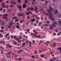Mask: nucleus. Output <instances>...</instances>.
Here are the masks:
<instances>
[{
    "instance_id": "1",
    "label": "nucleus",
    "mask_w": 61,
    "mask_h": 61,
    "mask_svg": "<svg viewBox=\"0 0 61 61\" xmlns=\"http://www.w3.org/2000/svg\"><path fill=\"white\" fill-rule=\"evenodd\" d=\"M7 27L8 28L10 29L12 27V26L10 24H8L7 25Z\"/></svg>"
},
{
    "instance_id": "2",
    "label": "nucleus",
    "mask_w": 61,
    "mask_h": 61,
    "mask_svg": "<svg viewBox=\"0 0 61 61\" xmlns=\"http://www.w3.org/2000/svg\"><path fill=\"white\" fill-rule=\"evenodd\" d=\"M51 19V21H52L53 22H55V21H56V20L53 17Z\"/></svg>"
},
{
    "instance_id": "3",
    "label": "nucleus",
    "mask_w": 61,
    "mask_h": 61,
    "mask_svg": "<svg viewBox=\"0 0 61 61\" xmlns=\"http://www.w3.org/2000/svg\"><path fill=\"white\" fill-rule=\"evenodd\" d=\"M47 11L48 13L50 14L51 15H52V14H53V13L52 12H50V11L48 9L47 10Z\"/></svg>"
},
{
    "instance_id": "4",
    "label": "nucleus",
    "mask_w": 61,
    "mask_h": 61,
    "mask_svg": "<svg viewBox=\"0 0 61 61\" xmlns=\"http://www.w3.org/2000/svg\"><path fill=\"white\" fill-rule=\"evenodd\" d=\"M9 24L12 26L14 24V22H13V21H11L10 22Z\"/></svg>"
},
{
    "instance_id": "5",
    "label": "nucleus",
    "mask_w": 61,
    "mask_h": 61,
    "mask_svg": "<svg viewBox=\"0 0 61 61\" xmlns=\"http://www.w3.org/2000/svg\"><path fill=\"white\" fill-rule=\"evenodd\" d=\"M26 5H26V4H24L23 5L22 7L23 8H25V7H26Z\"/></svg>"
},
{
    "instance_id": "6",
    "label": "nucleus",
    "mask_w": 61,
    "mask_h": 61,
    "mask_svg": "<svg viewBox=\"0 0 61 61\" xmlns=\"http://www.w3.org/2000/svg\"><path fill=\"white\" fill-rule=\"evenodd\" d=\"M5 24V22L4 21H2L1 22V24L2 25H4Z\"/></svg>"
},
{
    "instance_id": "7",
    "label": "nucleus",
    "mask_w": 61,
    "mask_h": 61,
    "mask_svg": "<svg viewBox=\"0 0 61 61\" xmlns=\"http://www.w3.org/2000/svg\"><path fill=\"white\" fill-rule=\"evenodd\" d=\"M50 28L52 30L53 29H54V27H53V26L51 25L50 26Z\"/></svg>"
},
{
    "instance_id": "8",
    "label": "nucleus",
    "mask_w": 61,
    "mask_h": 61,
    "mask_svg": "<svg viewBox=\"0 0 61 61\" xmlns=\"http://www.w3.org/2000/svg\"><path fill=\"white\" fill-rule=\"evenodd\" d=\"M48 3H49V1H47L46 0H45V3L47 5L48 4Z\"/></svg>"
},
{
    "instance_id": "9",
    "label": "nucleus",
    "mask_w": 61,
    "mask_h": 61,
    "mask_svg": "<svg viewBox=\"0 0 61 61\" xmlns=\"http://www.w3.org/2000/svg\"><path fill=\"white\" fill-rule=\"evenodd\" d=\"M50 9L51 11H54L53 9H52V7L51 6L50 7Z\"/></svg>"
},
{
    "instance_id": "10",
    "label": "nucleus",
    "mask_w": 61,
    "mask_h": 61,
    "mask_svg": "<svg viewBox=\"0 0 61 61\" xmlns=\"http://www.w3.org/2000/svg\"><path fill=\"white\" fill-rule=\"evenodd\" d=\"M55 14L56 15V14H58V11L57 10H56L55 11Z\"/></svg>"
},
{
    "instance_id": "11",
    "label": "nucleus",
    "mask_w": 61,
    "mask_h": 61,
    "mask_svg": "<svg viewBox=\"0 0 61 61\" xmlns=\"http://www.w3.org/2000/svg\"><path fill=\"white\" fill-rule=\"evenodd\" d=\"M50 60L51 61H55V59H50Z\"/></svg>"
},
{
    "instance_id": "12",
    "label": "nucleus",
    "mask_w": 61,
    "mask_h": 61,
    "mask_svg": "<svg viewBox=\"0 0 61 61\" xmlns=\"http://www.w3.org/2000/svg\"><path fill=\"white\" fill-rule=\"evenodd\" d=\"M52 15H53V14H51V15H50L49 17H48V18H50V19H51L53 17H52Z\"/></svg>"
},
{
    "instance_id": "13",
    "label": "nucleus",
    "mask_w": 61,
    "mask_h": 61,
    "mask_svg": "<svg viewBox=\"0 0 61 61\" xmlns=\"http://www.w3.org/2000/svg\"><path fill=\"white\" fill-rule=\"evenodd\" d=\"M1 6H4V5H5V3H4V2H2L1 3Z\"/></svg>"
},
{
    "instance_id": "14",
    "label": "nucleus",
    "mask_w": 61,
    "mask_h": 61,
    "mask_svg": "<svg viewBox=\"0 0 61 61\" xmlns=\"http://www.w3.org/2000/svg\"><path fill=\"white\" fill-rule=\"evenodd\" d=\"M47 5L45 4H43V6L44 7H45Z\"/></svg>"
},
{
    "instance_id": "15",
    "label": "nucleus",
    "mask_w": 61,
    "mask_h": 61,
    "mask_svg": "<svg viewBox=\"0 0 61 61\" xmlns=\"http://www.w3.org/2000/svg\"><path fill=\"white\" fill-rule=\"evenodd\" d=\"M58 23H59V24L60 25H61V21L60 20H59L58 21Z\"/></svg>"
},
{
    "instance_id": "16",
    "label": "nucleus",
    "mask_w": 61,
    "mask_h": 61,
    "mask_svg": "<svg viewBox=\"0 0 61 61\" xmlns=\"http://www.w3.org/2000/svg\"><path fill=\"white\" fill-rule=\"evenodd\" d=\"M3 50H4V49H2L1 50V52L2 54H4V52H3Z\"/></svg>"
},
{
    "instance_id": "17",
    "label": "nucleus",
    "mask_w": 61,
    "mask_h": 61,
    "mask_svg": "<svg viewBox=\"0 0 61 61\" xmlns=\"http://www.w3.org/2000/svg\"><path fill=\"white\" fill-rule=\"evenodd\" d=\"M17 18V17L15 16L13 17L12 18V19H15V18Z\"/></svg>"
},
{
    "instance_id": "18",
    "label": "nucleus",
    "mask_w": 61,
    "mask_h": 61,
    "mask_svg": "<svg viewBox=\"0 0 61 61\" xmlns=\"http://www.w3.org/2000/svg\"><path fill=\"white\" fill-rule=\"evenodd\" d=\"M18 7L19 8H21L22 9V6H20V5H18Z\"/></svg>"
},
{
    "instance_id": "19",
    "label": "nucleus",
    "mask_w": 61,
    "mask_h": 61,
    "mask_svg": "<svg viewBox=\"0 0 61 61\" xmlns=\"http://www.w3.org/2000/svg\"><path fill=\"white\" fill-rule=\"evenodd\" d=\"M35 19H32L31 20V21L32 22H35Z\"/></svg>"
},
{
    "instance_id": "20",
    "label": "nucleus",
    "mask_w": 61,
    "mask_h": 61,
    "mask_svg": "<svg viewBox=\"0 0 61 61\" xmlns=\"http://www.w3.org/2000/svg\"><path fill=\"white\" fill-rule=\"evenodd\" d=\"M58 50H60V53H61V47L58 48Z\"/></svg>"
},
{
    "instance_id": "21",
    "label": "nucleus",
    "mask_w": 61,
    "mask_h": 61,
    "mask_svg": "<svg viewBox=\"0 0 61 61\" xmlns=\"http://www.w3.org/2000/svg\"><path fill=\"white\" fill-rule=\"evenodd\" d=\"M54 23V24H56V25H57V24L58 23H57V22L56 21H55L54 22H53Z\"/></svg>"
},
{
    "instance_id": "22",
    "label": "nucleus",
    "mask_w": 61,
    "mask_h": 61,
    "mask_svg": "<svg viewBox=\"0 0 61 61\" xmlns=\"http://www.w3.org/2000/svg\"><path fill=\"white\" fill-rule=\"evenodd\" d=\"M31 57V58H35V56H32Z\"/></svg>"
},
{
    "instance_id": "23",
    "label": "nucleus",
    "mask_w": 61,
    "mask_h": 61,
    "mask_svg": "<svg viewBox=\"0 0 61 61\" xmlns=\"http://www.w3.org/2000/svg\"><path fill=\"white\" fill-rule=\"evenodd\" d=\"M41 11L42 12V13H45V12H44V11L43 10H41Z\"/></svg>"
},
{
    "instance_id": "24",
    "label": "nucleus",
    "mask_w": 61,
    "mask_h": 61,
    "mask_svg": "<svg viewBox=\"0 0 61 61\" xmlns=\"http://www.w3.org/2000/svg\"><path fill=\"white\" fill-rule=\"evenodd\" d=\"M16 27L17 28H18V29H20V27L17 25L16 26Z\"/></svg>"
},
{
    "instance_id": "25",
    "label": "nucleus",
    "mask_w": 61,
    "mask_h": 61,
    "mask_svg": "<svg viewBox=\"0 0 61 61\" xmlns=\"http://www.w3.org/2000/svg\"><path fill=\"white\" fill-rule=\"evenodd\" d=\"M46 24H49V21H46Z\"/></svg>"
},
{
    "instance_id": "26",
    "label": "nucleus",
    "mask_w": 61,
    "mask_h": 61,
    "mask_svg": "<svg viewBox=\"0 0 61 61\" xmlns=\"http://www.w3.org/2000/svg\"><path fill=\"white\" fill-rule=\"evenodd\" d=\"M8 15V14H6L4 15H3V16H7Z\"/></svg>"
},
{
    "instance_id": "27",
    "label": "nucleus",
    "mask_w": 61,
    "mask_h": 61,
    "mask_svg": "<svg viewBox=\"0 0 61 61\" xmlns=\"http://www.w3.org/2000/svg\"><path fill=\"white\" fill-rule=\"evenodd\" d=\"M30 9L31 10H34V8L31 7L30 8Z\"/></svg>"
},
{
    "instance_id": "28",
    "label": "nucleus",
    "mask_w": 61,
    "mask_h": 61,
    "mask_svg": "<svg viewBox=\"0 0 61 61\" xmlns=\"http://www.w3.org/2000/svg\"><path fill=\"white\" fill-rule=\"evenodd\" d=\"M9 33H8L7 34H6V35H5V36H8L9 35Z\"/></svg>"
},
{
    "instance_id": "29",
    "label": "nucleus",
    "mask_w": 61,
    "mask_h": 61,
    "mask_svg": "<svg viewBox=\"0 0 61 61\" xmlns=\"http://www.w3.org/2000/svg\"><path fill=\"white\" fill-rule=\"evenodd\" d=\"M58 16H59V17H60V18H61V14H59Z\"/></svg>"
},
{
    "instance_id": "30",
    "label": "nucleus",
    "mask_w": 61,
    "mask_h": 61,
    "mask_svg": "<svg viewBox=\"0 0 61 61\" xmlns=\"http://www.w3.org/2000/svg\"><path fill=\"white\" fill-rule=\"evenodd\" d=\"M6 7V6L5 5H4L3 6H2V8H5Z\"/></svg>"
},
{
    "instance_id": "31",
    "label": "nucleus",
    "mask_w": 61,
    "mask_h": 61,
    "mask_svg": "<svg viewBox=\"0 0 61 61\" xmlns=\"http://www.w3.org/2000/svg\"><path fill=\"white\" fill-rule=\"evenodd\" d=\"M12 4L14 5H15L16 4V3L15 2H13Z\"/></svg>"
},
{
    "instance_id": "32",
    "label": "nucleus",
    "mask_w": 61,
    "mask_h": 61,
    "mask_svg": "<svg viewBox=\"0 0 61 61\" xmlns=\"http://www.w3.org/2000/svg\"><path fill=\"white\" fill-rule=\"evenodd\" d=\"M45 25L46 26H48V25L46 24H45Z\"/></svg>"
},
{
    "instance_id": "33",
    "label": "nucleus",
    "mask_w": 61,
    "mask_h": 61,
    "mask_svg": "<svg viewBox=\"0 0 61 61\" xmlns=\"http://www.w3.org/2000/svg\"><path fill=\"white\" fill-rule=\"evenodd\" d=\"M0 31L1 33H2V32H4V30H0Z\"/></svg>"
},
{
    "instance_id": "34",
    "label": "nucleus",
    "mask_w": 61,
    "mask_h": 61,
    "mask_svg": "<svg viewBox=\"0 0 61 61\" xmlns=\"http://www.w3.org/2000/svg\"><path fill=\"white\" fill-rule=\"evenodd\" d=\"M10 7H14V5H10Z\"/></svg>"
},
{
    "instance_id": "35",
    "label": "nucleus",
    "mask_w": 61,
    "mask_h": 61,
    "mask_svg": "<svg viewBox=\"0 0 61 61\" xmlns=\"http://www.w3.org/2000/svg\"><path fill=\"white\" fill-rule=\"evenodd\" d=\"M53 35H54V36H56V33L54 32L53 33Z\"/></svg>"
},
{
    "instance_id": "36",
    "label": "nucleus",
    "mask_w": 61,
    "mask_h": 61,
    "mask_svg": "<svg viewBox=\"0 0 61 61\" xmlns=\"http://www.w3.org/2000/svg\"><path fill=\"white\" fill-rule=\"evenodd\" d=\"M26 14L27 15H29V12H28L26 13Z\"/></svg>"
},
{
    "instance_id": "37",
    "label": "nucleus",
    "mask_w": 61,
    "mask_h": 61,
    "mask_svg": "<svg viewBox=\"0 0 61 61\" xmlns=\"http://www.w3.org/2000/svg\"><path fill=\"white\" fill-rule=\"evenodd\" d=\"M44 17H41V20H44Z\"/></svg>"
},
{
    "instance_id": "38",
    "label": "nucleus",
    "mask_w": 61,
    "mask_h": 61,
    "mask_svg": "<svg viewBox=\"0 0 61 61\" xmlns=\"http://www.w3.org/2000/svg\"><path fill=\"white\" fill-rule=\"evenodd\" d=\"M24 16V14H22L20 15V16Z\"/></svg>"
},
{
    "instance_id": "39",
    "label": "nucleus",
    "mask_w": 61,
    "mask_h": 61,
    "mask_svg": "<svg viewBox=\"0 0 61 61\" xmlns=\"http://www.w3.org/2000/svg\"><path fill=\"white\" fill-rule=\"evenodd\" d=\"M18 1L19 3H20L21 2V0H18Z\"/></svg>"
},
{
    "instance_id": "40",
    "label": "nucleus",
    "mask_w": 61,
    "mask_h": 61,
    "mask_svg": "<svg viewBox=\"0 0 61 61\" xmlns=\"http://www.w3.org/2000/svg\"><path fill=\"white\" fill-rule=\"evenodd\" d=\"M13 1L12 0H11V1L10 2V4H12L13 3Z\"/></svg>"
},
{
    "instance_id": "41",
    "label": "nucleus",
    "mask_w": 61,
    "mask_h": 61,
    "mask_svg": "<svg viewBox=\"0 0 61 61\" xmlns=\"http://www.w3.org/2000/svg\"><path fill=\"white\" fill-rule=\"evenodd\" d=\"M3 18H4V19H7V17H3Z\"/></svg>"
},
{
    "instance_id": "42",
    "label": "nucleus",
    "mask_w": 61,
    "mask_h": 61,
    "mask_svg": "<svg viewBox=\"0 0 61 61\" xmlns=\"http://www.w3.org/2000/svg\"><path fill=\"white\" fill-rule=\"evenodd\" d=\"M3 10V8H1L0 9V12H1L2 10Z\"/></svg>"
},
{
    "instance_id": "43",
    "label": "nucleus",
    "mask_w": 61,
    "mask_h": 61,
    "mask_svg": "<svg viewBox=\"0 0 61 61\" xmlns=\"http://www.w3.org/2000/svg\"><path fill=\"white\" fill-rule=\"evenodd\" d=\"M25 3H27V0H25Z\"/></svg>"
},
{
    "instance_id": "44",
    "label": "nucleus",
    "mask_w": 61,
    "mask_h": 61,
    "mask_svg": "<svg viewBox=\"0 0 61 61\" xmlns=\"http://www.w3.org/2000/svg\"><path fill=\"white\" fill-rule=\"evenodd\" d=\"M3 37V36L2 35H1L0 36V37L1 38H2Z\"/></svg>"
},
{
    "instance_id": "45",
    "label": "nucleus",
    "mask_w": 61,
    "mask_h": 61,
    "mask_svg": "<svg viewBox=\"0 0 61 61\" xmlns=\"http://www.w3.org/2000/svg\"><path fill=\"white\" fill-rule=\"evenodd\" d=\"M52 25H53V26L54 27H55V24L54 23L52 24Z\"/></svg>"
},
{
    "instance_id": "46",
    "label": "nucleus",
    "mask_w": 61,
    "mask_h": 61,
    "mask_svg": "<svg viewBox=\"0 0 61 61\" xmlns=\"http://www.w3.org/2000/svg\"><path fill=\"white\" fill-rule=\"evenodd\" d=\"M57 35H58V36H60V34L59 33H57Z\"/></svg>"
},
{
    "instance_id": "47",
    "label": "nucleus",
    "mask_w": 61,
    "mask_h": 61,
    "mask_svg": "<svg viewBox=\"0 0 61 61\" xmlns=\"http://www.w3.org/2000/svg\"><path fill=\"white\" fill-rule=\"evenodd\" d=\"M30 9L29 8H28L27 9L28 11H29Z\"/></svg>"
},
{
    "instance_id": "48",
    "label": "nucleus",
    "mask_w": 61,
    "mask_h": 61,
    "mask_svg": "<svg viewBox=\"0 0 61 61\" xmlns=\"http://www.w3.org/2000/svg\"><path fill=\"white\" fill-rule=\"evenodd\" d=\"M45 15H47V16H48V15H49V14L47 13H46Z\"/></svg>"
},
{
    "instance_id": "49",
    "label": "nucleus",
    "mask_w": 61,
    "mask_h": 61,
    "mask_svg": "<svg viewBox=\"0 0 61 61\" xmlns=\"http://www.w3.org/2000/svg\"><path fill=\"white\" fill-rule=\"evenodd\" d=\"M19 61H20V60H21V58L20 57H19Z\"/></svg>"
},
{
    "instance_id": "50",
    "label": "nucleus",
    "mask_w": 61,
    "mask_h": 61,
    "mask_svg": "<svg viewBox=\"0 0 61 61\" xmlns=\"http://www.w3.org/2000/svg\"><path fill=\"white\" fill-rule=\"evenodd\" d=\"M3 1V0H0V3Z\"/></svg>"
},
{
    "instance_id": "51",
    "label": "nucleus",
    "mask_w": 61,
    "mask_h": 61,
    "mask_svg": "<svg viewBox=\"0 0 61 61\" xmlns=\"http://www.w3.org/2000/svg\"><path fill=\"white\" fill-rule=\"evenodd\" d=\"M8 46H9V47L11 48L12 47H10V45H8Z\"/></svg>"
},
{
    "instance_id": "52",
    "label": "nucleus",
    "mask_w": 61,
    "mask_h": 61,
    "mask_svg": "<svg viewBox=\"0 0 61 61\" xmlns=\"http://www.w3.org/2000/svg\"><path fill=\"white\" fill-rule=\"evenodd\" d=\"M1 29H3V28H4V27L3 26H2L1 27Z\"/></svg>"
},
{
    "instance_id": "53",
    "label": "nucleus",
    "mask_w": 61,
    "mask_h": 61,
    "mask_svg": "<svg viewBox=\"0 0 61 61\" xmlns=\"http://www.w3.org/2000/svg\"><path fill=\"white\" fill-rule=\"evenodd\" d=\"M36 53H37V51H36L35 52V54H36Z\"/></svg>"
},
{
    "instance_id": "54",
    "label": "nucleus",
    "mask_w": 61,
    "mask_h": 61,
    "mask_svg": "<svg viewBox=\"0 0 61 61\" xmlns=\"http://www.w3.org/2000/svg\"><path fill=\"white\" fill-rule=\"evenodd\" d=\"M38 38H39V37H40V38L41 37V36H37Z\"/></svg>"
},
{
    "instance_id": "55",
    "label": "nucleus",
    "mask_w": 61,
    "mask_h": 61,
    "mask_svg": "<svg viewBox=\"0 0 61 61\" xmlns=\"http://www.w3.org/2000/svg\"><path fill=\"white\" fill-rule=\"evenodd\" d=\"M9 5H7V6H6V8L8 9V6Z\"/></svg>"
},
{
    "instance_id": "56",
    "label": "nucleus",
    "mask_w": 61,
    "mask_h": 61,
    "mask_svg": "<svg viewBox=\"0 0 61 61\" xmlns=\"http://www.w3.org/2000/svg\"><path fill=\"white\" fill-rule=\"evenodd\" d=\"M56 44H54L53 45V46H54V47H55V46H56Z\"/></svg>"
},
{
    "instance_id": "57",
    "label": "nucleus",
    "mask_w": 61,
    "mask_h": 61,
    "mask_svg": "<svg viewBox=\"0 0 61 61\" xmlns=\"http://www.w3.org/2000/svg\"><path fill=\"white\" fill-rule=\"evenodd\" d=\"M35 9H36V10H37L38 9L37 8V7H36L35 8Z\"/></svg>"
},
{
    "instance_id": "58",
    "label": "nucleus",
    "mask_w": 61,
    "mask_h": 61,
    "mask_svg": "<svg viewBox=\"0 0 61 61\" xmlns=\"http://www.w3.org/2000/svg\"><path fill=\"white\" fill-rule=\"evenodd\" d=\"M19 20H17V19H16L15 20V21H18Z\"/></svg>"
},
{
    "instance_id": "59",
    "label": "nucleus",
    "mask_w": 61,
    "mask_h": 61,
    "mask_svg": "<svg viewBox=\"0 0 61 61\" xmlns=\"http://www.w3.org/2000/svg\"><path fill=\"white\" fill-rule=\"evenodd\" d=\"M23 46H25V43H23Z\"/></svg>"
},
{
    "instance_id": "60",
    "label": "nucleus",
    "mask_w": 61,
    "mask_h": 61,
    "mask_svg": "<svg viewBox=\"0 0 61 61\" xmlns=\"http://www.w3.org/2000/svg\"><path fill=\"white\" fill-rule=\"evenodd\" d=\"M14 37L15 38H16V36H14Z\"/></svg>"
},
{
    "instance_id": "61",
    "label": "nucleus",
    "mask_w": 61,
    "mask_h": 61,
    "mask_svg": "<svg viewBox=\"0 0 61 61\" xmlns=\"http://www.w3.org/2000/svg\"><path fill=\"white\" fill-rule=\"evenodd\" d=\"M11 52H8V54H11Z\"/></svg>"
},
{
    "instance_id": "62",
    "label": "nucleus",
    "mask_w": 61,
    "mask_h": 61,
    "mask_svg": "<svg viewBox=\"0 0 61 61\" xmlns=\"http://www.w3.org/2000/svg\"><path fill=\"white\" fill-rule=\"evenodd\" d=\"M29 13H30V14H31V11H29Z\"/></svg>"
},
{
    "instance_id": "63",
    "label": "nucleus",
    "mask_w": 61,
    "mask_h": 61,
    "mask_svg": "<svg viewBox=\"0 0 61 61\" xmlns=\"http://www.w3.org/2000/svg\"><path fill=\"white\" fill-rule=\"evenodd\" d=\"M22 22H23V20H21L20 21V23H22Z\"/></svg>"
},
{
    "instance_id": "64",
    "label": "nucleus",
    "mask_w": 61,
    "mask_h": 61,
    "mask_svg": "<svg viewBox=\"0 0 61 61\" xmlns=\"http://www.w3.org/2000/svg\"><path fill=\"white\" fill-rule=\"evenodd\" d=\"M34 3L35 4H37V2H36V1H35L34 2Z\"/></svg>"
}]
</instances>
